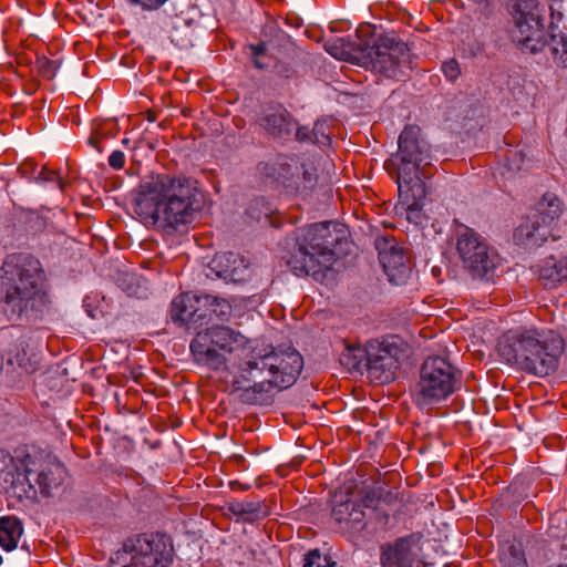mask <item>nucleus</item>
I'll return each instance as SVG.
<instances>
[{
    "instance_id": "4c0bfd02",
    "label": "nucleus",
    "mask_w": 567,
    "mask_h": 567,
    "mask_svg": "<svg viewBox=\"0 0 567 567\" xmlns=\"http://www.w3.org/2000/svg\"><path fill=\"white\" fill-rule=\"evenodd\" d=\"M107 163L113 169H116V171L122 169L125 165L124 153L118 150L113 151L111 153V155L109 156Z\"/></svg>"
},
{
    "instance_id": "a211bd4d",
    "label": "nucleus",
    "mask_w": 567,
    "mask_h": 567,
    "mask_svg": "<svg viewBox=\"0 0 567 567\" xmlns=\"http://www.w3.org/2000/svg\"><path fill=\"white\" fill-rule=\"evenodd\" d=\"M258 123L268 134L278 138H288L296 128V121L282 106L266 109Z\"/></svg>"
},
{
    "instance_id": "a878e982",
    "label": "nucleus",
    "mask_w": 567,
    "mask_h": 567,
    "mask_svg": "<svg viewBox=\"0 0 567 567\" xmlns=\"http://www.w3.org/2000/svg\"><path fill=\"white\" fill-rule=\"evenodd\" d=\"M202 307L210 312L219 321H228L233 315V305L229 300L213 296H200Z\"/></svg>"
},
{
    "instance_id": "dca6fc26",
    "label": "nucleus",
    "mask_w": 567,
    "mask_h": 567,
    "mask_svg": "<svg viewBox=\"0 0 567 567\" xmlns=\"http://www.w3.org/2000/svg\"><path fill=\"white\" fill-rule=\"evenodd\" d=\"M362 499L354 502L350 499L337 502L332 508L331 516L340 525V528L348 534H358L367 526Z\"/></svg>"
},
{
    "instance_id": "393cba45",
    "label": "nucleus",
    "mask_w": 567,
    "mask_h": 567,
    "mask_svg": "<svg viewBox=\"0 0 567 567\" xmlns=\"http://www.w3.org/2000/svg\"><path fill=\"white\" fill-rule=\"evenodd\" d=\"M506 162L501 171V175L505 179L515 178L522 171L528 167L529 161L524 152L516 147H509L505 152Z\"/></svg>"
},
{
    "instance_id": "4be33fe9",
    "label": "nucleus",
    "mask_w": 567,
    "mask_h": 567,
    "mask_svg": "<svg viewBox=\"0 0 567 567\" xmlns=\"http://www.w3.org/2000/svg\"><path fill=\"white\" fill-rule=\"evenodd\" d=\"M18 171L24 178L34 181L37 183H51L60 190H65L66 182H64L60 172L50 169L47 166H42L38 171V165L32 161H25L22 164H20Z\"/></svg>"
},
{
    "instance_id": "b1692460",
    "label": "nucleus",
    "mask_w": 567,
    "mask_h": 567,
    "mask_svg": "<svg viewBox=\"0 0 567 567\" xmlns=\"http://www.w3.org/2000/svg\"><path fill=\"white\" fill-rule=\"evenodd\" d=\"M563 204L560 199L553 194H545L533 215L550 229L553 221L560 216Z\"/></svg>"
},
{
    "instance_id": "37998d69",
    "label": "nucleus",
    "mask_w": 567,
    "mask_h": 567,
    "mask_svg": "<svg viewBox=\"0 0 567 567\" xmlns=\"http://www.w3.org/2000/svg\"><path fill=\"white\" fill-rule=\"evenodd\" d=\"M127 292H128V295H133L134 293V291H132L130 289H127Z\"/></svg>"
},
{
    "instance_id": "ddd939ff",
    "label": "nucleus",
    "mask_w": 567,
    "mask_h": 567,
    "mask_svg": "<svg viewBox=\"0 0 567 567\" xmlns=\"http://www.w3.org/2000/svg\"><path fill=\"white\" fill-rule=\"evenodd\" d=\"M402 349L395 343L383 341L368 342V362L365 367L369 377L379 383H389L394 380L401 367Z\"/></svg>"
},
{
    "instance_id": "2f4dec72",
    "label": "nucleus",
    "mask_w": 567,
    "mask_h": 567,
    "mask_svg": "<svg viewBox=\"0 0 567 567\" xmlns=\"http://www.w3.org/2000/svg\"><path fill=\"white\" fill-rule=\"evenodd\" d=\"M247 214L251 218L260 221L262 219V217L265 219L269 218V216L271 214V208L269 207L268 203L265 202L264 198H257L255 200V204H251L249 206V208L247 209Z\"/></svg>"
},
{
    "instance_id": "20e7f679",
    "label": "nucleus",
    "mask_w": 567,
    "mask_h": 567,
    "mask_svg": "<svg viewBox=\"0 0 567 567\" xmlns=\"http://www.w3.org/2000/svg\"><path fill=\"white\" fill-rule=\"evenodd\" d=\"M565 341L559 332L544 326H520L508 330L498 342L504 362L528 374L545 377L553 373Z\"/></svg>"
},
{
    "instance_id": "c85d7f7f",
    "label": "nucleus",
    "mask_w": 567,
    "mask_h": 567,
    "mask_svg": "<svg viewBox=\"0 0 567 567\" xmlns=\"http://www.w3.org/2000/svg\"><path fill=\"white\" fill-rule=\"evenodd\" d=\"M549 49L555 64L567 68V30L561 31L559 35L551 34Z\"/></svg>"
},
{
    "instance_id": "6e6552de",
    "label": "nucleus",
    "mask_w": 567,
    "mask_h": 567,
    "mask_svg": "<svg viewBox=\"0 0 567 567\" xmlns=\"http://www.w3.org/2000/svg\"><path fill=\"white\" fill-rule=\"evenodd\" d=\"M420 131L419 126L410 125L400 134L395 182L399 195L414 192L417 198H425V184L421 178L420 166L429 165L430 156L419 138Z\"/></svg>"
},
{
    "instance_id": "9d476101",
    "label": "nucleus",
    "mask_w": 567,
    "mask_h": 567,
    "mask_svg": "<svg viewBox=\"0 0 567 567\" xmlns=\"http://www.w3.org/2000/svg\"><path fill=\"white\" fill-rule=\"evenodd\" d=\"M455 234L456 250L464 269L473 278H492L498 262L497 254L477 231L466 225L457 226Z\"/></svg>"
},
{
    "instance_id": "473e14b6",
    "label": "nucleus",
    "mask_w": 567,
    "mask_h": 567,
    "mask_svg": "<svg viewBox=\"0 0 567 567\" xmlns=\"http://www.w3.org/2000/svg\"><path fill=\"white\" fill-rule=\"evenodd\" d=\"M326 51L334 56L336 59L343 60L346 59L348 51L343 47V39L338 38L332 41H328L324 44Z\"/></svg>"
},
{
    "instance_id": "f704fd0d",
    "label": "nucleus",
    "mask_w": 567,
    "mask_h": 567,
    "mask_svg": "<svg viewBox=\"0 0 567 567\" xmlns=\"http://www.w3.org/2000/svg\"><path fill=\"white\" fill-rule=\"evenodd\" d=\"M312 143L327 145L330 142V136L326 133V124L317 122L313 128L310 131Z\"/></svg>"
},
{
    "instance_id": "72a5a7b5",
    "label": "nucleus",
    "mask_w": 567,
    "mask_h": 567,
    "mask_svg": "<svg viewBox=\"0 0 567 567\" xmlns=\"http://www.w3.org/2000/svg\"><path fill=\"white\" fill-rule=\"evenodd\" d=\"M505 567H528L524 553L516 547H512L509 556L505 559Z\"/></svg>"
},
{
    "instance_id": "a18cd8bd",
    "label": "nucleus",
    "mask_w": 567,
    "mask_h": 567,
    "mask_svg": "<svg viewBox=\"0 0 567 567\" xmlns=\"http://www.w3.org/2000/svg\"><path fill=\"white\" fill-rule=\"evenodd\" d=\"M128 143V140H123V144H127Z\"/></svg>"
},
{
    "instance_id": "e433bc0d",
    "label": "nucleus",
    "mask_w": 567,
    "mask_h": 567,
    "mask_svg": "<svg viewBox=\"0 0 567 567\" xmlns=\"http://www.w3.org/2000/svg\"><path fill=\"white\" fill-rule=\"evenodd\" d=\"M131 4L140 6L144 10H157L168 0H126Z\"/></svg>"
},
{
    "instance_id": "5701e85b",
    "label": "nucleus",
    "mask_w": 567,
    "mask_h": 567,
    "mask_svg": "<svg viewBox=\"0 0 567 567\" xmlns=\"http://www.w3.org/2000/svg\"><path fill=\"white\" fill-rule=\"evenodd\" d=\"M23 535V524L14 515L0 517V548L6 551H12Z\"/></svg>"
},
{
    "instance_id": "49530a36",
    "label": "nucleus",
    "mask_w": 567,
    "mask_h": 567,
    "mask_svg": "<svg viewBox=\"0 0 567 567\" xmlns=\"http://www.w3.org/2000/svg\"><path fill=\"white\" fill-rule=\"evenodd\" d=\"M558 567H567V565H560V566H558Z\"/></svg>"
},
{
    "instance_id": "f8f14e48",
    "label": "nucleus",
    "mask_w": 567,
    "mask_h": 567,
    "mask_svg": "<svg viewBox=\"0 0 567 567\" xmlns=\"http://www.w3.org/2000/svg\"><path fill=\"white\" fill-rule=\"evenodd\" d=\"M406 45L392 38H379L373 44L365 43L359 50L358 59L365 68L384 74L386 78H398L400 64L405 55Z\"/></svg>"
},
{
    "instance_id": "412c9836",
    "label": "nucleus",
    "mask_w": 567,
    "mask_h": 567,
    "mask_svg": "<svg viewBox=\"0 0 567 567\" xmlns=\"http://www.w3.org/2000/svg\"><path fill=\"white\" fill-rule=\"evenodd\" d=\"M537 272L546 288H557L567 281V255L560 258L549 256L537 265Z\"/></svg>"
},
{
    "instance_id": "7ed1b4c3",
    "label": "nucleus",
    "mask_w": 567,
    "mask_h": 567,
    "mask_svg": "<svg viewBox=\"0 0 567 567\" xmlns=\"http://www.w3.org/2000/svg\"><path fill=\"white\" fill-rule=\"evenodd\" d=\"M66 468L55 455L34 445H22L13 454L0 449V480L19 497L38 492L50 496L61 486Z\"/></svg>"
},
{
    "instance_id": "a19ab883",
    "label": "nucleus",
    "mask_w": 567,
    "mask_h": 567,
    "mask_svg": "<svg viewBox=\"0 0 567 567\" xmlns=\"http://www.w3.org/2000/svg\"><path fill=\"white\" fill-rule=\"evenodd\" d=\"M296 131V137L298 141H311L312 142V138H311V133H310V130L308 127H296L295 128Z\"/></svg>"
},
{
    "instance_id": "4468645a",
    "label": "nucleus",
    "mask_w": 567,
    "mask_h": 567,
    "mask_svg": "<svg viewBox=\"0 0 567 567\" xmlns=\"http://www.w3.org/2000/svg\"><path fill=\"white\" fill-rule=\"evenodd\" d=\"M422 551L423 535L421 533H411L381 547V566L413 567L421 560Z\"/></svg>"
},
{
    "instance_id": "aec40b11",
    "label": "nucleus",
    "mask_w": 567,
    "mask_h": 567,
    "mask_svg": "<svg viewBox=\"0 0 567 567\" xmlns=\"http://www.w3.org/2000/svg\"><path fill=\"white\" fill-rule=\"evenodd\" d=\"M202 307L200 296L183 292L175 297L171 303V318L173 322L183 326L197 322L205 313H199Z\"/></svg>"
},
{
    "instance_id": "58836bf2",
    "label": "nucleus",
    "mask_w": 567,
    "mask_h": 567,
    "mask_svg": "<svg viewBox=\"0 0 567 567\" xmlns=\"http://www.w3.org/2000/svg\"><path fill=\"white\" fill-rule=\"evenodd\" d=\"M252 59L254 63L258 69H264L266 64H264L259 59L266 51V44L264 42L258 43L256 45H251Z\"/></svg>"
},
{
    "instance_id": "423d86ee",
    "label": "nucleus",
    "mask_w": 567,
    "mask_h": 567,
    "mask_svg": "<svg viewBox=\"0 0 567 567\" xmlns=\"http://www.w3.org/2000/svg\"><path fill=\"white\" fill-rule=\"evenodd\" d=\"M45 272L31 254L8 255L0 267V296L20 311L43 293Z\"/></svg>"
},
{
    "instance_id": "cd10ccee",
    "label": "nucleus",
    "mask_w": 567,
    "mask_h": 567,
    "mask_svg": "<svg viewBox=\"0 0 567 567\" xmlns=\"http://www.w3.org/2000/svg\"><path fill=\"white\" fill-rule=\"evenodd\" d=\"M423 199L424 198H417L414 195V192L410 194H402L399 195V204L396 205V210L401 214H405L406 219L410 223H413L415 225L421 223V210L423 207Z\"/></svg>"
},
{
    "instance_id": "f03ea898",
    "label": "nucleus",
    "mask_w": 567,
    "mask_h": 567,
    "mask_svg": "<svg viewBox=\"0 0 567 567\" xmlns=\"http://www.w3.org/2000/svg\"><path fill=\"white\" fill-rule=\"evenodd\" d=\"M134 209L145 224L175 231L196 219L202 209V194L189 177L152 173L138 185Z\"/></svg>"
},
{
    "instance_id": "1a4fd4ad",
    "label": "nucleus",
    "mask_w": 567,
    "mask_h": 567,
    "mask_svg": "<svg viewBox=\"0 0 567 567\" xmlns=\"http://www.w3.org/2000/svg\"><path fill=\"white\" fill-rule=\"evenodd\" d=\"M172 550L166 535L144 534L124 543L111 561L113 567H168Z\"/></svg>"
},
{
    "instance_id": "0eeeda50",
    "label": "nucleus",
    "mask_w": 567,
    "mask_h": 567,
    "mask_svg": "<svg viewBox=\"0 0 567 567\" xmlns=\"http://www.w3.org/2000/svg\"><path fill=\"white\" fill-rule=\"evenodd\" d=\"M460 388L457 369L443 357H429L421 365L413 401L420 408L431 406L446 400Z\"/></svg>"
},
{
    "instance_id": "7c9ffc66",
    "label": "nucleus",
    "mask_w": 567,
    "mask_h": 567,
    "mask_svg": "<svg viewBox=\"0 0 567 567\" xmlns=\"http://www.w3.org/2000/svg\"><path fill=\"white\" fill-rule=\"evenodd\" d=\"M336 563L327 555H322L318 549L310 550L306 557L303 567H334Z\"/></svg>"
},
{
    "instance_id": "9b49d317",
    "label": "nucleus",
    "mask_w": 567,
    "mask_h": 567,
    "mask_svg": "<svg viewBox=\"0 0 567 567\" xmlns=\"http://www.w3.org/2000/svg\"><path fill=\"white\" fill-rule=\"evenodd\" d=\"M513 40L523 52L537 53L547 44L545 10L536 0H520L514 16Z\"/></svg>"
},
{
    "instance_id": "f257e3e1",
    "label": "nucleus",
    "mask_w": 567,
    "mask_h": 567,
    "mask_svg": "<svg viewBox=\"0 0 567 567\" xmlns=\"http://www.w3.org/2000/svg\"><path fill=\"white\" fill-rule=\"evenodd\" d=\"M196 364L213 371H226L240 391L245 404L265 403L274 389L284 390L298 379L302 355L296 349L258 344L229 326H212L199 331L190 342Z\"/></svg>"
},
{
    "instance_id": "c756f323",
    "label": "nucleus",
    "mask_w": 567,
    "mask_h": 567,
    "mask_svg": "<svg viewBox=\"0 0 567 567\" xmlns=\"http://www.w3.org/2000/svg\"><path fill=\"white\" fill-rule=\"evenodd\" d=\"M362 503L364 508L372 512L378 526L380 528L386 527L389 524L390 515L385 511H382L378 507L380 498L377 496V493L374 491L365 492L362 497Z\"/></svg>"
},
{
    "instance_id": "2eb2a0df",
    "label": "nucleus",
    "mask_w": 567,
    "mask_h": 567,
    "mask_svg": "<svg viewBox=\"0 0 567 567\" xmlns=\"http://www.w3.org/2000/svg\"><path fill=\"white\" fill-rule=\"evenodd\" d=\"M379 260L386 274L389 281L394 285H403L411 275V267L402 248L388 238L377 239Z\"/></svg>"
},
{
    "instance_id": "c03bdc74",
    "label": "nucleus",
    "mask_w": 567,
    "mask_h": 567,
    "mask_svg": "<svg viewBox=\"0 0 567 567\" xmlns=\"http://www.w3.org/2000/svg\"><path fill=\"white\" fill-rule=\"evenodd\" d=\"M550 10L554 11V3L550 4Z\"/></svg>"
},
{
    "instance_id": "39448f33",
    "label": "nucleus",
    "mask_w": 567,
    "mask_h": 567,
    "mask_svg": "<svg viewBox=\"0 0 567 567\" xmlns=\"http://www.w3.org/2000/svg\"><path fill=\"white\" fill-rule=\"evenodd\" d=\"M343 235V229L332 221L308 225L297 230L293 245L282 259L296 276L322 280L337 259L334 248Z\"/></svg>"
},
{
    "instance_id": "ea45409f",
    "label": "nucleus",
    "mask_w": 567,
    "mask_h": 567,
    "mask_svg": "<svg viewBox=\"0 0 567 567\" xmlns=\"http://www.w3.org/2000/svg\"><path fill=\"white\" fill-rule=\"evenodd\" d=\"M230 508H231L233 513L239 514V515L248 514V513L252 512V505L249 503H237V504L231 505Z\"/></svg>"
},
{
    "instance_id": "c9c22d12",
    "label": "nucleus",
    "mask_w": 567,
    "mask_h": 567,
    "mask_svg": "<svg viewBox=\"0 0 567 567\" xmlns=\"http://www.w3.org/2000/svg\"><path fill=\"white\" fill-rule=\"evenodd\" d=\"M442 70L444 75L450 80L454 81L460 75L458 63L455 60H450L443 63Z\"/></svg>"
},
{
    "instance_id": "f3484780",
    "label": "nucleus",
    "mask_w": 567,
    "mask_h": 567,
    "mask_svg": "<svg viewBox=\"0 0 567 567\" xmlns=\"http://www.w3.org/2000/svg\"><path fill=\"white\" fill-rule=\"evenodd\" d=\"M210 269L218 278L233 282L245 281L249 272L246 260L230 251L217 254L210 262Z\"/></svg>"
},
{
    "instance_id": "79ce46f5",
    "label": "nucleus",
    "mask_w": 567,
    "mask_h": 567,
    "mask_svg": "<svg viewBox=\"0 0 567 567\" xmlns=\"http://www.w3.org/2000/svg\"><path fill=\"white\" fill-rule=\"evenodd\" d=\"M104 135V132H102L99 127H95L93 130V134L89 138V143L94 146L99 152H102V150L97 146V137H101Z\"/></svg>"
},
{
    "instance_id": "6ab92c4d",
    "label": "nucleus",
    "mask_w": 567,
    "mask_h": 567,
    "mask_svg": "<svg viewBox=\"0 0 567 567\" xmlns=\"http://www.w3.org/2000/svg\"><path fill=\"white\" fill-rule=\"evenodd\" d=\"M551 231L534 215L524 219L514 231V241L525 248H537L547 241Z\"/></svg>"
},
{
    "instance_id": "bb28decb",
    "label": "nucleus",
    "mask_w": 567,
    "mask_h": 567,
    "mask_svg": "<svg viewBox=\"0 0 567 567\" xmlns=\"http://www.w3.org/2000/svg\"><path fill=\"white\" fill-rule=\"evenodd\" d=\"M340 363L348 370H360L368 362V343L364 348L355 344L344 343L339 357Z\"/></svg>"
}]
</instances>
